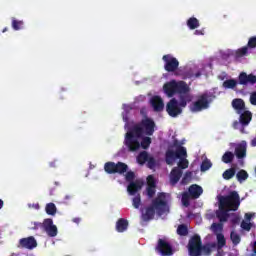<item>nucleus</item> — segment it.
Returning <instances> with one entry per match:
<instances>
[{
    "instance_id": "obj_8",
    "label": "nucleus",
    "mask_w": 256,
    "mask_h": 256,
    "mask_svg": "<svg viewBox=\"0 0 256 256\" xmlns=\"http://www.w3.org/2000/svg\"><path fill=\"white\" fill-rule=\"evenodd\" d=\"M155 251L162 256H172L173 255V246L167 238H159L155 247Z\"/></svg>"
},
{
    "instance_id": "obj_20",
    "label": "nucleus",
    "mask_w": 256,
    "mask_h": 256,
    "mask_svg": "<svg viewBox=\"0 0 256 256\" xmlns=\"http://www.w3.org/2000/svg\"><path fill=\"white\" fill-rule=\"evenodd\" d=\"M229 211L231 210H228L225 206H223V208H219V212L216 213V216L220 223L227 222V219H229Z\"/></svg>"
},
{
    "instance_id": "obj_31",
    "label": "nucleus",
    "mask_w": 256,
    "mask_h": 256,
    "mask_svg": "<svg viewBox=\"0 0 256 256\" xmlns=\"http://www.w3.org/2000/svg\"><path fill=\"white\" fill-rule=\"evenodd\" d=\"M45 211L47 215H56L57 213V206H55V203L50 202L46 204Z\"/></svg>"
},
{
    "instance_id": "obj_24",
    "label": "nucleus",
    "mask_w": 256,
    "mask_h": 256,
    "mask_svg": "<svg viewBox=\"0 0 256 256\" xmlns=\"http://www.w3.org/2000/svg\"><path fill=\"white\" fill-rule=\"evenodd\" d=\"M251 119H253V114L251 113V111H244L241 115H240V123L241 125H249V123H251Z\"/></svg>"
},
{
    "instance_id": "obj_63",
    "label": "nucleus",
    "mask_w": 256,
    "mask_h": 256,
    "mask_svg": "<svg viewBox=\"0 0 256 256\" xmlns=\"http://www.w3.org/2000/svg\"><path fill=\"white\" fill-rule=\"evenodd\" d=\"M5 31H7V28H4V29H3V33H5Z\"/></svg>"
},
{
    "instance_id": "obj_45",
    "label": "nucleus",
    "mask_w": 256,
    "mask_h": 256,
    "mask_svg": "<svg viewBox=\"0 0 256 256\" xmlns=\"http://www.w3.org/2000/svg\"><path fill=\"white\" fill-rule=\"evenodd\" d=\"M146 163H147L149 169H155V167L157 165V161L153 158V156H149Z\"/></svg>"
},
{
    "instance_id": "obj_47",
    "label": "nucleus",
    "mask_w": 256,
    "mask_h": 256,
    "mask_svg": "<svg viewBox=\"0 0 256 256\" xmlns=\"http://www.w3.org/2000/svg\"><path fill=\"white\" fill-rule=\"evenodd\" d=\"M147 187H157V183L155 182V177H153V175H149L147 177Z\"/></svg>"
},
{
    "instance_id": "obj_61",
    "label": "nucleus",
    "mask_w": 256,
    "mask_h": 256,
    "mask_svg": "<svg viewBox=\"0 0 256 256\" xmlns=\"http://www.w3.org/2000/svg\"><path fill=\"white\" fill-rule=\"evenodd\" d=\"M195 35H203V32L200 31V30H196V31H195Z\"/></svg>"
},
{
    "instance_id": "obj_43",
    "label": "nucleus",
    "mask_w": 256,
    "mask_h": 256,
    "mask_svg": "<svg viewBox=\"0 0 256 256\" xmlns=\"http://www.w3.org/2000/svg\"><path fill=\"white\" fill-rule=\"evenodd\" d=\"M249 51V48L247 46H244L236 51V57H245Z\"/></svg>"
},
{
    "instance_id": "obj_14",
    "label": "nucleus",
    "mask_w": 256,
    "mask_h": 256,
    "mask_svg": "<svg viewBox=\"0 0 256 256\" xmlns=\"http://www.w3.org/2000/svg\"><path fill=\"white\" fill-rule=\"evenodd\" d=\"M150 105L156 113H161L165 109V103L160 96H153L150 100Z\"/></svg>"
},
{
    "instance_id": "obj_4",
    "label": "nucleus",
    "mask_w": 256,
    "mask_h": 256,
    "mask_svg": "<svg viewBox=\"0 0 256 256\" xmlns=\"http://www.w3.org/2000/svg\"><path fill=\"white\" fill-rule=\"evenodd\" d=\"M191 91V88H189V85H187V82L185 81H179L176 82V94L179 95V101L181 107H187V103H190L191 101V95L189 92Z\"/></svg>"
},
{
    "instance_id": "obj_64",
    "label": "nucleus",
    "mask_w": 256,
    "mask_h": 256,
    "mask_svg": "<svg viewBox=\"0 0 256 256\" xmlns=\"http://www.w3.org/2000/svg\"><path fill=\"white\" fill-rule=\"evenodd\" d=\"M66 199H69V196H66Z\"/></svg>"
},
{
    "instance_id": "obj_50",
    "label": "nucleus",
    "mask_w": 256,
    "mask_h": 256,
    "mask_svg": "<svg viewBox=\"0 0 256 256\" xmlns=\"http://www.w3.org/2000/svg\"><path fill=\"white\" fill-rule=\"evenodd\" d=\"M212 229L214 232H217V231H223V224L221 223H213L212 224Z\"/></svg>"
},
{
    "instance_id": "obj_6",
    "label": "nucleus",
    "mask_w": 256,
    "mask_h": 256,
    "mask_svg": "<svg viewBox=\"0 0 256 256\" xmlns=\"http://www.w3.org/2000/svg\"><path fill=\"white\" fill-rule=\"evenodd\" d=\"M128 169L129 166L123 162H106L104 164V171L108 173V175H115V173L123 175L124 173H127Z\"/></svg>"
},
{
    "instance_id": "obj_29",
    "label": "nucleus",
    "mask_w": 256,
    "mask_h": 256,
    "mask_svg": "<svg viewBox=\"0 0 256 256\" xmlns=\"http://www.w3.org/2000/svg\"><path fill=\"white\" fill-rule=\"evenodd\" d=\"M177 235H180V237H187V235H189V228H187V225L180 224L177 228Z\"/></svg>"
},
{
    "instance_id": "obj_60",
    "label": "nucleus",
    "mask_w": 256,
    "mask_h": 256,
    "mask_svg": "<svg viewBox=\"0 0 256 256\" xmlns=\"http://www.w3.org/2000/svg\"><path fill=\"white\" fill-rule=\"evenodd\" d=\"M251 145H252V147H256V138H254V139L251 141Z\"/></svg>"
},
{
    "instance_id": "obj_32",
    "label": "nucleus",
    "mask_w": 256,
    "mask_h": 256,
    "mask_svg": "<svg viewBox=\"0 0 256 256\" xmlns=\"http://www.w3.org/2000/svg\"><path fill=\"white\" fill-rule=\"evenodd\" d=\"M222 87H224V89H235L237 87V80L228 79L223 82Z\"/></svg>"
},
{
    "instance_id": "obj_56",
    "label": "nucleus",
    "mask_w": 256,
    "mask_h": 256,
    "mask_svg": "<svg viewBox=\"0 0 256 256\" xmlns=\"http://www.w3.org/2000/svg\"><path fill=\"white\" fill-rule=\"evenodd\" d=\"M250 256H256V241L253 242V250Z\"/></svg>"
},
{
    "instance_id": "obj_38",
    "label": "nucleus",
    "mask_w": 256,
    "mask_h": 256,
    "mask_svg": "<svg viewBox=\"0 0 256 256\" xmlns=\"http://www.w3.org/2000/svg\"><path fill=\"white\" fill-rule=\"evenodd\" d=\"M210 167H213V164L211 163V160L206 159L201 163L200 170L202 172L209 171Z\"/></svg>"
},
{
    "instance_id": "obj_22",
    "label": "nucleus",
    "mask_w": 256,
    "mask_h": 256,
    "mask_svg": "<svg viewBox=\"0 0 256 256\" xmlns=\"http://www.w3.org/2000/svg\"><path fill=\"white\" fill-rule=\"evenodd\" d=\"M217 248L216 243H208L205 245H202L201 248V255L211 256V253H213V249Z\"/></svg>"
},
{
    "instance_id": "obj_15",
    "label": "nucleus",
    "mask_w": 256,
    "mask_h": 256,
    "mask_svg": "<svg viewBox=\"0 0 256 256\" xmlns=\"http://www.w3.org/2000/svg\"><path fill=\"white\" fill-rule=\"evenodd\" d=\"M181 177H183V170L179 167H174L170 172V184L177 185Z\"/></svg>"
},
{
    "instance_id": "obj_2",
    "label": "nucleus",
    "mask_w": 256,
    "mask_h": 256,
    "mask_svg": "<svg viewBox=\"0 0 256 256\" xmlns=\"http://www.w3.org/2000/svg\"><path fill=\"white\" fill-rule=\"evenodd\" d=\"M167 195L164 192L158 193L157 197L152 200L150 206L146 208L145 213L142 214L144 221H151L155 217V211L158 215H163L167 211Z\"/></svg>"
},
{
    "instance_id": "obj_3",
    "label": "nucleus",
    "mask_w": 256,
    "mask_h": 256,
    "mask_svg": "<svg viewBox=\"0 0 256 256\" xmlns=\"http://www.w3.org/2000/svg\"><path fill=\"white\" fill-rule=\"evenodd\" d=\"M241 205V198L237 191H231L227 196H220L219 198V209H226L230 211H237Z\"/></svg>"
},
{
    "instance_id": "obj_39",
    "label": "nucleus",
    "mask_w": 256,
    "mask_h": 256,
    "mask_svg": "<svg viewBox=\"0 0 256 256\" xmlns=\"http://www.w3.org/2000/svg\"><path fill=\"white\" fill-rule=\"evenodd\" d=\"M155 193H157V187H152V186L146 187V195L148 199H153V197H155Z\"/></svg>"
},
{
    "instance_id": "obj_62",
    "label": "nucleus",
    "mask_w": 256,
    "mask_h": 256,
    "mask_svg": "<svg viewBox=\"0 0 256 256\" xmlns=\"http://www.w3.org/2000/svg\"><path fill=\"white\" fill-rule=\"evenodd\" d=\"M3 205H5V202H3L2 199H0V209H3Z\"/></svg>"
},
{
    "instance_id": "obj_41",
    "label": "nucleus",
    "mask_w": 256,
    "mask_h": 256,
    "mask_svg": "<svg viewBox=\"0 0 256 256\" xmlns=\"http://www.w3.org/2000/svg\"><path fill=\"white\" fill-rule=\"evenodd\" d=\"M139 144L142 149H147L151 146V137H143L141 143L139 142Z\"/></svg>"
},
{
    "instance_id": "obj_48",
    "label": "nucleus",
    "mask_w": 256,
    "mask_h": 256,
    "mask_svg": "<svg viewBox=\"0 0 256 256\" xmlns=\"http://www.w3.org/2000/svg\"><path fill=\"white\" fill-rule=\"evenodd\" d=\"M247 47L249 49H255V47H256V37L255 36H252L249 38Z\"/></svg>"
},
{
    "instance_id": "obj_44",
    "label": "nucleus",
    "mask_w": 256,
    "mask_h": 256,
    "mask_svg": "<svg viewBox=\"0 0 256 256\" xmlns=\"http://www.w3.org/2000/svg\"><path fill=\"white\" fill-rule=\"evenodd\" d=\"M189 167V160L185 158H180V161L178 162V169H187Z\"/></svg>"
},
{
    "instance_id": "obj_27",
    "label": "nucleus",
    "mask_w": 256,
    "mask_h": 256,
    "mask_svg": "<svg viewBox=\"0 0 256 256\" xmlns=\"http://www.w3.org/2000/svg\"><path fill=\"white\" fill-rule=\"evenodd\" d=\"M136 159L139 165H145L149 159V153H147V151H142L138 154Z\"/></svg>"
},
{
    "instance_id": "obj_59",
    "label": "nucleus",
    "mask_w": 256,
    "mask_h": 256,
    "mask_svg": "<svg viewBox=\"0 0 256 256\" xmlns=\"http://www.w3.org/2000/svg\"><path fill=\"white\" fill-rule=\"evenodd\" d=\"M232 223H234V224L239 223V217H235V218L232 220Z\"/></svg>"
},
{
    "instance_id": "obj_11",
    "label": "nucleus",
    "mask_w": 256,
    "mask_h": 256,
    "mask_svg": "<svg viewBox=\"0 0 256 256\" xmlns=\"http://www.w3.org/2000/svg\"><path fill=\"white\" fill-rule=\"evenodd\" d=\"M43 229L47 233L48 237H57L58 230L57 226L53 224V219H44Z\"/></svg>"
},
{
    "instance_id": "obj_17",
    "label": "nucleus",
    "mask_w": 256,
    "mask_h": 256,
    "mask_svg": "<svg viewBox=\"0 0 256 256\" xmlns=\"http://www.w3.org/2000/svg\"><path fill=\"white\" fill-rule=\"evenodd\" d=\"M188 193L190 194L191 199H199L203 195V187L192 184L188 188Z\"/></svg>"
},
{
    "instance_id": "obj_34",
    "label": "nucleus",
    "mask_w": 256,
    "mask_h": 256,
    "mask_svg": "<svg viewBox=\"0 0 256 256\" xmlns=\"http://www.w3.org/2000/svg\"><path fill=\"white\" fill-rule=\"evenodd\" d=\"M236 177L239 183H243V181H247V179H249V174L245 170H240L237 172Z\"/></svg>"
},
{
    "instance_id": "obj_55",
    "label": "nucleus",
    "mask_w": 256,
    "mask_h": 256,
    "mask_svg": "<svg viewBox=\"0 0 256 256\" xmlns=\"http://www.w3.org/2000/svg\"><path fill=\"white\" fill-rule=\"evenodd\" d=\"M192 173L191 172H186L185 176L182 179V184L185 185V179H187V177H191Z\"/></svg>"
},
{
    "instance_id": "obj_53",
    "label": "nucleus",
    "mask_w": 256,
    "mask_h": 256,
    "mask_svg": "<svg viewBox=\"0 0 256 256\" xmlns=\"http://www.w3.org/2000/svg\"><path fill=\"white\" fill-rule=\"evenodd\" d=\"M173 147H176V149H179V147H183V146L181 145V142H179V140L175 139L173 141Z\"/></svg>"
},
{
    "instance_id": "obj_1",
    "label": "nucleus",
    "mask_w": 256,
    "mask_h": 256,
    "mask_svg": "<svg viewBox=\"0 0 256 256\" xmlns=\"http://www.w3.org/2000/svg\"><path fill=\"white\" fill-rule=\"evenodd\" d=\"M155 121L151 118L142 119L140 123L134 125L130 131L125 135L124 143L128 147L129 151L135 152L141 149L139 139L143 138V135L151 137L155 133Z\"/></svg>"
},
{
    "instance_id": "obj_26",
    "label": "nucleus",
    "mask_w": 256,
    "mask_h": 256,
    "mask_svg": "<svg viewBox=\"0 0 256 256\" xmlns=\"http://www.w3.org/2000/svg\"><path fill=\"white\" fill-rule=\"evenodd\" d=\"M216 239H217V244H216L217 249H221L222 247H225L227 245V240L225 239V235H223V233H218L216 235Z\"/></svg>"
},
{
    "instance_id": "obj_13",
    "label": "nucleus",
    "mask_w": 256,
    "mask_h": 256,
    "mask_svg": "<svg viewBox=\"0 0 256 256\" xmlns=\"http://www.w3.org/2000/svg\"><path fill=\"white\" fill-rule=\"evenodd\" d=\"M19 247L29 250L35 249V247H37V240H35L33 236L22 238L19 240Z\"/></svg>"
},
{
    "instance_id": "obj_23",
    "label": "nucleus",
    "mask_w": 256,
    "mask_h": 256,
    "mask_svg": "<svg viewBox=\"0 0 256 256\" xmlns=\"http://www.w3.org/2000/svg\"><path fill=\"white\" fill-rule=\"evenodd\" d=\"M232 107L238 111V113H241V111H245V101L241 98H236L232 101Z\"/></svg>"
},
{
    "instance_id": "obj_35",
    "label": "nucleus",
    "mask_w": 256,
    "mask_h": 256,
    "mask_svg": "<svg viewBox=\"0 0 256 256\" xmlns=\"http://www.w3.org/2000/svg\"><path fill=\"white\" fill-rule=\"evenodd\" d=\"M187 26L191 30L197 29V27H199V20L195 17H191L187 20Z\"/></svg>"
},
{
    "instance_id": "obj_58",
    "label": "nucleus",
    "mask_w": 256,
    "mask_h": 256,
    "mask_svg": "<svg viewBox=\"0 0 256 256\" xmlns=\"http://www.w3.org/2000/svg\"><path fill=\"white\" fill-rule=\"evenodd\" d=\"M72 221L73 223H76L77 225H79V223H81V218H73Z\"/></svg>"
},
{
    "instance_id": "obj_7",
    "label": "nucleus",
    "mask_w": 256,
    "mask_h": 256,
    "mask_svg": "<svg viewBox=\"0 0 256 256\" xmlns=\"http://www.w3.org/2000/svg\"><path fill=\"white\" fill-rule=\"evenodd\" d=\"M202 246H203V241H201V236L199 235L192 236L188 242L189 256H201Z\"/></svg>"
},
{
    "instance_id": "obj_16",
    "label": "nucleus",
    "mask_w": 256,
    "mask_h": 256,
    "mask_svg": "<svg viewBox=\"0 0 256 256\" xmlns=\"http://www.w3.org/2000/svg\"><path fill=\"white\" fill-rule=\"evenodd\" d=\"M163 89L167 97H174L175 95H177L176 81L172 80L170 82H167L166 84H164Z\"/></svg>"
},
{
    "instance_id": "obj_42",
    "label": "nucleus",
    "mask_w": 256,
    "mask_h": 256,
    "mask_svg": "<svg viewBox=\"0 0 256 256\" xmlns=\"http://www.w3.org/2000/svg\"><path fill=\"white\" fill-rule=\"evenodd\" d=\"M132 205H133L134 209H139V207H141V194H137L132 199Z\"/></svg>"
},
{
    "instance_id": "obj_25",
    "label": "nucleus",
    "mask_w": 256,
    "mask_h": 256,
    "mask_svg": "<svg viewBox=\"0 0 256 256\" xmlns=\"http://www.w3.org/2000/svg\"><path fill=\"white\" fill-rule=\"evenodd\" d=\"M235 155L237 159H245L247 157V148L245 145L240 144L235 148Z\"/></svg>"
},
{
    "instance_id": "obj_54",
    "label": "nucleus",
    "mask_w": 256,
    "mask_h": 256,
    "mask_svg": "<svg viewBox=\"0 0 256 256\" xmlns=\"http://www.w3.org/2000/svg\"><path fill=\"white\" fill-rule=\"evenodd\" d=\"M58 160H54L52 162L49 163V167H52L53 169H55L56 167H58Z\"/></svg>"
},
{
    "instance_id": "obj_51",
    "label": "nucleus",
    "mask_w": 256,
    "mask_h": 256,
    "mask_svg": "<svg viewBox=\"0 0 256 256\" xmlns=\"http://www.w3.org/2000/svg\"><path fill=\"white\" fill-rule=\"evenodd\" d=\"M43 229V223L41 222H34V226L31 228L33 229L34 231H37V229Z\"/></svg>"
},
{
    "instance_id": "obj_12",
    "label": "nucleus",
    "mask_w": 256,
    "mask_h": 256,
    "mask_svg": "<svg viewBox=\"0 0 256 256\" xmlns=\"http://www.w3.org/2000/svg\"><path fill=\"white\" fill-rule=\"evenodd\" d=\"M239 85H255L256 76L254 74H247L245 72H241L238 76Z\"/></svg>"
},
{
    "instance_id": "obj_30",
    "label": "nucleus",
    "mask_w": 256,
    "mask_h": 256,
    "mask_svg": "<svg viewBox=\"0 0 256 256\" xmlns=\"http://www.w3.org/2000/svg\"><path fill=\"white\" fill-rule=\"evenodd\" d=\"M25 23L23 20H17L16 18H12V28L14 31H21L23 29Z\"/></svg>"
},
{
    "instance_id": "obj_46",
    "label": "nucleus",
    "mask_w": 256,
    "mask_h": 256,
    "mask_svg": "<svg viewBox=\"0 0 256 256\" xmlns=\"http://www.w3.org/2000/svg\"><path fill=\"white\" fill-rule=\"evenodd\" d=\"M126 181L128 183H134L135 182V172L133 171H128L126 173Z\"/></svg>"
},
{
    "instance_id": "obj_9",
    "label": "nucleus",
    "mask_w": 256,
    "mask_h": 256,
    "mask_svg": "<svg viewBox=\"0 0 256 256\" xmlns=\"http://www.w3.org/2000/svg\"><path fill=\"white\" fill-rule=\"evenodd\" d=\"M183 106H181V100L177 101V99L172 98L166 104V112L168 113L169 117H179L181 113H183Z\"/></svg>"
},
{
    "instance_id": "obj_5",
    "label": "nucleus",
    "mask_w": 256,
    "mask_h": 256,
    "mask_svg": "<svg viewBox=\"0 0 256 256\" xmlns=\"http://www.w3.org/2000/svg\"><path fill=\"white\" fill-rule=\"evenodd\" d=\"M209 105H211V96L209 93H203L190 105V111L192 113H201V111L209 109Z\"/></svg>"
},
{
    "instance_id": "obj_37",
    "label": "nucleus",
    "mask_w": 256,
    "mask_h": 256,
    "mask_svg": "<svg viewBox=\"0 0 256 256\" xmlns=\"http://www.w3.org/2000/svg\"><path fill=\"white\" fill-rule=\"evenodd\" d=\"M176 157L178 159H185L187 157V148L186 147H179L176 149Z\"/></svg>"
},
{
    "instance_id": "obj_40",
    "label": "nucleus",
    "mask_w": 256,
    "mask_h": 256,
    "mask_svg": "<svg viewBox=\"0 0 256 256\" xmlns=\"http://www.w3.org/2000/svg\"><path fill=\"white\" fill-rule=\"evenodd\" d=\"M230 239L233 245H239L241 243V236H239V234H237L236 232H231Z\"/></svg>"
},
{
    "instance_id": "obj_49",
    "label": "nucleus",
    "mask_w": 256,
    "mask_h": 256,
    "mask_svg": "<svg viewBox=\"0 0 256 256\" xmlns=\"http://www.w3.org/2000/svg\"><path fill=\"white\" fill-rule=\"evenodd\" d=\"M241 228L244 229V231H251V223H248L245 220H243L241 222Z\"/></svg>"
},
{
    "instance_id": "obj_21",
    "label": "nucleus",
    "mask_w": 256,
    "mask_h": 256,
    "mask_svg": "<svg viewBox=\"0 0 256 256\" xmlns=\"http://www.w3.org/2000/svg\"><path fill=\"white\" fill-rule=\"evenodd\" d=\"M175 159L177 158V153L173 151L171 148H168V150L165 153V161L167 165H173L175 163Z\"/></svg>"
},
{
    "instance_id": "obj_18",
    "label": "nucleus",
    "mask_w": 256,
    "mask_h": 256,
    "mask_svg": "<svg viewBox=\"0 0 256 256\" xmlns=\"http://www.w3.org/2000/svg\"><path fill=\"white\" fill-rule=\"evenodd\" d=\"M141 189H143V182L141 180H135L134 182L129 183L127 192L129 195H136Z\"/></svg>"
},
{
    "instance_id": "obj_33",
    "label": "nucleus",
    "mask_w": 256,
    "mask_h": 256,
    "mask_svg": "<svg viewBox=\"0 0 256 256\" xmlns=\"http://www.w3.org/2000/svg\"><path fill=\"white\" fill-rule=\"evenodd\" d=\"M190 199H191V194L189 192L182 193L181 201L184 207H189L191 205Z\"/></svg>"
},
{
    "instance_id": "obj_19",
    "label": "nucleus",
    "mask_w": 256,
    "mask_h": 256,
    "mask_svg": "<svg viewBox=\"0 0 256 256\" xmlns=\"http://www.w3.org/2000/svg\"><path fill=\"white\" fill-rule=\"evenodd\" d=\"M129 229V221L125 218H120L116 222V231L118 233H125Z\"/></svg>"
},
{
    "instance_id": "obj_57",
    "label": "nucleus",
    "mask_w": 256,
    "mask_h": 256,
    "mask_svg": "<svg viewBox=\"0 0 256 256\" xmlns=\"http://www.w3.org/2000/svg\"><path fill=\"white\" fill-rule=\"evenodd\" d=\"M245 219H246V221H251V219H253V214H251V213H246V214H245Z\"/></svg>"
},
{
    "instance_id": "obj_52",
    "label": "nucleus",
    "mask_w": 256,
    "mask_h": 256,
    "mask_svg": "<svg viewBox=\"0 0 256 256\" xmlns=\"http://www.w3.org/2000/svg\"><path fill=\"white\" fill-rule=\"evenodd\" d=\"M250 103H251V105H256V92H253L250 95Z\"/></svg>"
},
{
    "instance_id": "obj_28",
    "label": "nucleus",
    "mask_w": 256,
    "mask_h": 256,
    "mask_svg": "<svg viewBox=\"0 0 256 256\" xmlns=\"http://www.w3.org/2000/svg\"><path fill=\"white\" fill-rule=\"evenodd\" d=\"M233 159H235V154L231 151L225 152L222 156V162L226 164L233 163Z\"/></svg>"
},
{
    "instance_id": "obj_10",
    "label": "nucleus",
    "mask_w": 256,
    "mask_h": 256,
    "mask_svg": "<svg viewBox=\"0 0 256 256\" xmlns=\"http://www.w3.org/2000/svg\"><path fill=\"white\" fill-rule=\"evenodd\" d=\"M164 62V69L167 73H175L179 69V60L171 54H166L162 57Z\"/></svg>"
},
{
    "instance_id": "obj_36",
    "label": "nucleus",
    "mask_w": 256,
    "mask_h": 256,
    "mask_svg": "<svg viewBox=\"0 0 256 256\" xmlns=\"http://www.w3.org/2000/svg\"><path fill=\"white\" fill-rule=\"evenodd\" d=\"M235 173H236L235 168H230V169H227V170L222 174V177H223V179H225L226 181H229V179H233V177H235Z\"/></svg>"
}]
</instances>
